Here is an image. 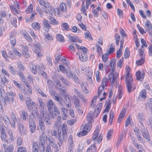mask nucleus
Masks as SVG:
<instances>
[{
    "instance_id": "nucleus-23",
    "label": "nucleus",
    "mask_w": 152,
    "mask_h": 152,
    "mask_svg": "<svg viewBox=\"0 0 152 152\" xmlns=\"http://www.w3.org/2000/svg\"><path fill=\"white\" fill-rule=\"evenodd\" d=\"M31 26L32 28L36 30H39L41 27L40 24L38 22H34L32 23Z\"/></svg>"
},
{
    "instance_id": "nucleus-5",
    "label": "nucleus",
    "mask_w": 152,
    "mask_h": 152,
    "mask_svg": "<svg viewBox=\"0 0 152 152\" xmlns=\"http://www.w3.org/2000/svg\"><path fill=\"white\" fill-rule=\"evenodd\" d=\"M46 138V134L44 132L42 133L41 135L40 136L39 147L42 149L43 152H44L45 147V139Z\"/></svg>"
},
{
    "instance_id": "nucleus-46",
    "label": "nucleus",
    "mask_w": 152,
    "mask_h": 152,
    "mask_svg": "<svg viewBox=\"0 0 152 152\" xmlns=\"http://www.w3.org/2000/svg\"><path fill=\"white\" fill-rule=\"evenodd\" d=\"M68 144L69 145H73V137L71 135H70L69 137L68 140Z\"/></svg>"
},
{
    "instance_id": "nucleus-3",
    "label": "nucleus",
    "mask_w": 152,
    "mask_h": 152,
    "mask_svg": "<svg viewBox=\"0 0 152 152\" xmlns=\"http://www.w3.org/2000/svg\"><path fill=\"white\" fill-rule=\"evenodd\" d=\"M99 126H97L95 129V131L94 132L93 135L92 137V139L93 140H96V138L98 137L96 141L98 143L101 142L102 140L103 137V135L101 134L99 136Z\"/></svg>"
},
{
    "instance_id": "nucleus-52",
    "label": "nucleus",
    "mask_w": 152,
    "mask_h": 152,
    "mask_svg": "<svg viewBox=\"0 0 152 152\" xmlns=\"http://www.w3.org/2000/svg\"><path fill=\"white\" fill-rule=\"evenodd\" d=\"M45 39L47 40H51L53 39L52 37V36L49 34L48 33L46 34H45Z\"/></svg>"
},
{
    "instance_id": "nucleus-9",
    "label": "nucleus",
    "mask_w": 152,
    "mask_h": 152,
    "mask_svg": "<svg viewBox=\"0 0 152 152\" xmlns=\"http://www.w3.org/2000/svg\"><path fill=\"white\" fill-rule=\"evenodd\" d=\"M42 23L44 25L43 28L44 30L47 32L49 31V28H51V26L48 22L47 20L43 19L42 21Z\"/></svg>"
},
{
    "instance_id": "nucleus-57",
    "label": "nucleus",
    "mask_w": 152,
    "mask_h": 152,
    "mask_svg": "<svg viewBox=\"0 0 152 152\" xmlns=\"http://www.w3.org/2000/svg\"><path fill=\"white\" fill-rule=\"evenodd\" d=\"M123 64V58H121L119 60L117 63V66L120 68H121L122 67V65Z\"/></svg>"
},
{
    "instance_id": "nucleus-31",
    "label": "nucleus",
    "mask_w": 152,
    "mask_h": 152,
    "mask_svg": "<svg viewBox=\"0 0 152 152\" xmlns=\"http://www.w3.org/2000/svg\"><path fill=\"white\" fill-rule=\"evenodd\" d=\"M91 127L92 125L91 123H87L83 127V129L88 132L91 130Z\"/></svg>"
},
{
    "instance_id": "nucleus-60",
    "label": "nucleus",
    "mask_w": 152,
    "mask_h": 152,
    "mask_svg": "<svg viewBox=\"0 0 152 152\" xmlns=\"http://www.w3.org/2000/svg\"><path fill=\"white\" fill-rule=\"evenodd\" d=\"M85 38H88L91 40L92 39V38L91 37V34L89 31H87L86 33L85 34Z\"/></svg>"
},
{
    "instance_id": "nucleus-33",
    "label": "nucleus",
    "mask_w": 152,
    "mask_h": 152,
    "mask_svg": "<svg viewBox=\"0 0 152 152\" xmlns=\"http://www.w3.org/2000/svg\"><path fill=\"white\" fill-rule=\"evenodd\" d=\"M115 51V48L113 45L111 44L110 45V48L109 50H107L106 53L108 54L113 53Z\"/></svg>"
},
{
    "instance_id": "nucleus-43",
    "label": "nucleus",
    "mask_w": 152,
    "mask_h": 152,
    "mask_svg": "<svg viewBox=\"0 0 152 152\" xmlns=\"http://www.w3.org/2000/svg\"><path fill=\"white\" fill-rule=\"evenodd\" d=\"M88 133V132L86 130H83L82 131L80 132L79 133L77 134V135L79 137L84 136L86 135Z\"/></svg>"
},
{
    "instance_id": "nucleus-16",
    "label": "nucleus",
    "mask_w": 152,
    "mask_h": 152,
    "mask_svg": "<svg viewBox=\"0 0 152 152\" xmlns=\"http://www.w3.org/2000/svg\"><path fill=\"white\" fill-rule=\"evenodd\" d=\"M144 72L141 73L140 71H137L136 73V76L137 79L142 81L144 77Z\"/></svg>"
},
{
    "instance_id": "nucleus-20",
    "label": "nucleus",
    "mask_w": 152,
    "mask_h": 152,
    "mask_svg": "<svg viewBox=\"0 0 152 152\" xmlns=\"http://www.w3.org/2000/svg\"><path fill=\"white\" fill-rule=\"evenodd\" d=\"M66 4L65 3L62 2L60 4V7L59 8L58 10V14H60V12L59 10L63 12H65L66 11Z\"/></svg>"
},
{
    "instance_id": "nucleus-17",
    "label": "nucleus",
    "mask_w": 152,
    "mask_h": 152,
    "mask_svg": "<svg viewBox=\"0 0 152 152\" xmlns=\"http://www.w3.org/2000/svg\"><path fill=\"white\" fill-rule=\"evenodd\" d=\"M44 120L47 125L50 126L51 125L52 122L49 115H46L44 117Z\"/></svg>"
},
{
    "instance_id": "nucleus-4",
    "label": "nucleus",
    "mask_w": 152,
    "mask_h": 152,
    "mask_svg": "<svg viewBox=\"0 0 152 152\" xmlns=\"http://www.w3.org/2000/svg\"><path fill=\"white\" fill-rule=\"evenodd\" d=\"M114 72H112L110 73L108 76L109 80L111 82L112 85H115V83H117L118 78V74L117 72L114 73Z\"/></svg>"
},
{
    "instance_id": "nucleus-40",
    "label": "nucleus",
    "mask_w": 152,
    "mask_h": 152,
    "mask_svg": "<svg viewBox=\"0 0 152 152\" xmlns=\"http://www.w3.org/2000/svg\"><path fill=\"white\" fill-rule=\"evenodd\" d=\"M115 37L116 41V45L118 46L119 42L120 36L119 34L116 33L115 35Z\"/></svg>"
},
{
    "instance_id": "nucleus-29",
    "label": "nucleus",
    "mask_w": 152,
    "mask_h": 152,
    "mask_svg": "<svg viewBox=\"0 0 152 152\" xmlns=\"http://www.w3.org/2000/svg\"><path fill=\"white\" fill-rule=\"evenodd\" d=\"M38 145L37 143L36 142H34L33 144L32 152H38Z\"/></svg>"
},
{
    "instance_id": "nucleus-61",
    "label": "nucleus",
    "mask_w": 152,
    "mask_h": 152,
    "mask_svg": "<svg viewBox=\"0 0 152 152\" xmlns=\"http://www.w3.org/2000/svg\"><path fill=\"white\" fill-rule=\"evenodd\" d=\"M61 26L63 28V30H67L69 28V26L66 23H63Z\"/></svg>"
},
{
    "instance_id": "nucleus-12",
    "label": "nucleus",
    "mask_w": 152,
    "mask_h": 152,
    "mask_svg": "<svg viewBox=\"0 0 152 152\" xmlns=\"http://www.w3.org/2000/svg\"><path fill=\"white\" fill-rule=\"evenodd\" d=\"M141 132H142L143 136L148 141H150V138L147 129L145 128L143 130L141 131Z\"/></svg>"
},
{
    "instance_id": "nucleus-19",
    "label": "nucleus",
    "mask_w": 152,
    "mask_h": 152,
    "mask_svg": "<svg viewBox=\"0 0 152 152\" xmlns=\"http://www.w3.org/2000/svg\"><path fill=\"white\" fill-rule=\"evenodd\" d=\"M79 58L82 62H85L88 59V56L86 53H81L79 54Z\"/></svg>"
},
{
    "instance_id": "nucleus-21",
    "label": "nucleus",
    "mask_w": 152,
    "mask_h": 152,
    "mask_svg": "<svg viewBox=\"0 0 152 152\" xmlns=\"http://www.w3.org/2000/svg\"><path fill=\"white\" fill-rule=\"evenodd\" d=\"M73 101L75 108H79L81 106L80 104V101L75 96H74Z\"/></svg>"
},
{
    "instance_id": "nucleus-10",
    "label": "nucleus",
    "mask_w": 152,
    "mask_h": 152,
    "mask_svg": "<svg viewBox=\"0 0 152 152\" xmlns=\"http://www.w3.org/2000/svg\"><path fill=\"white\" fill-rule=\"evenodd\" d=\"M53 108L54 113H53L52 110L51 111L49 112L50 113V115H51V117L53 118H55L56 116L60 114V112L58 108L56 106H53Z\"/></svg>"
},
{
    "instance_id": "nucleus-28",
    "label": "nucleus",
    "mask_w": 152,
    "mask_h": 152,
    "mask_svg": "<svg viewBox=\"0 0 152 152\" xmlns=\"http://www.w3.org/2000/svg\"><path fill=\"white\" fill-rule=\"evenodd\" d=\"M87 84L86 83H82L81 84V87L83 91L86 94H88L89 92V91L87 89Z\"/></svg>"
},
{
    "instance_id": "nucleus-48",
    "label": "nucleus",
    "mask_w": 152,
    "mask_h": 152,
    "mask_svg": "<svg viewBox=\"0 0 152 152\" xmlns=\"http://www.w3.org/2000/svg\"><path fill=\"white\" fill-rule=\"evenodd\" d=\"M22 117L24 121H26L27 116V113L25 112V110H23L22 111Z\"/></svg>"
},
{
    "instance_id": "nucleus-58",
    "label": "nucleus",
    "mask_w": 152,
    "mask_h": 152,
    "mask_svg": "<svg viewBox=\"0 0 152 152\" xmlns=\"http://www.w3.org/2000/svg\"><path fill=\"white\" fill-rule=\"evenodd\" d=\"M51 134L52 136H54L58 139V132L55 130H53L51 132Z\"/></svg>"
},
{
    "instance_id": "nucleus-1",
    "label": "nucleus",
    "mask_w": 152,
    "mask_h": 152,
    "mask_svg": "<svg viewBox=\"0 0 152 152\" xmlns=\"http://www.w3.org/2000/svg\"><path fill=\"white\" fill-rule=\"evenodd\" d=\"M126 76L125 78L126 83L127 90L129 93H130L133 91L135 88H132V83H133V79L132 78V76L130 74V69L129 67H126Z\"/></svg>"
},
{
    "instance_id": "nucleus-18",
    "label": "nucleus",
    "mask_w": 152,
    "mask_h": 152,
    "mask_svg": "<svg viewBox=\"0 0 152 152\" xmlns=\"http://www.w3.org/2000/svg\"><path fill=\"white\" fill-rule=\"evenodd\" d=\"M109 65H110L111 68V71L114 72L115 71L116 66V61L115 59H112L110 61Z\"/></svg>"
},
{
    "instance_id": "nucleus-50",
    "label": "nucleus",
    "mask_w": 152,
    "mask_h": 152,
    "mask_svg": "<svg viewBox=\"0 0 152 152\" xmlns=\"http://www.w3.org/2000/svg\"><path fill=\"white\" fill-rule=\"evenodd\" d=\"M38 69V73L39 74H40L42 75L44 77H47V75L46 73L43 71H41L40 69V66H38L37 67Z\"/></svg>"
},
{
    "instance_id": "nucleus-27",
    "label": "nucleus",
    "mask_w": 152,
    "mask_h": 152,
    "mask_svg": "<svg viewBox=\"0 0 152 152\" xmlns=\"http://www.w3.org/2000/svg\"><path fill=\"white\" fill-rule=\"evenodd\" d=\"M58 77L64 83V85L67 86H69V83L68 81L65 78H64L62 75H59L58 76Z\"/></svg>"
},
{
    "instance_id": "nucleus-56",
    "label": "nucleus",
    "mask_w": 152,
    "mask_h": 152,
    "mask_svg": "<svg viewBox=\"0 0 152 152\" xmlns=\"http://www.w3.org/2000/svg\"><path fill=\"white\" fill-rule=\"evenodd\" d=\"M109 55L107 53H106L103 54L102 57V61H107Z\"/></svg>"
},
{
    "instance_id": "nucleus-41",
    "label": "nucleus",
    "mask_w": 152,
    "mask_h": 152,
    "mask_svg": "<svg viewBox=\"0 0 152 152\" xmlns=\"http://www.w3.org/2000/svg\"><path fill=\"white\" fill-rule=\"evenodd\" d=\"M138 52L141 58H145V54L143 48H141L138 50Z\"/></svg>"
},
{
    "instance_id": "nucleus-13",
    "label": "nucleus",
    "mask_w": 152,
    "mask_h": 152,
    "mask_svg": "<svg viewBox=\"0 0 152 152\" xmlns=\"http://www.w3.org/2000/svg\"><path fill=\"white\" fill-rule=\"evenodd\" d=\"M145 25L147 28V30L148 31L150 34L152 33V25L150 22L148 20H147Z\"/></svg>"
},
{
    "instance_id": "nucleus-64",
    "label": "nucleus",
    "mask_w": 152,
    "mask_h": 152,
    "mask_svg": "<svg viewBox=\"0 0 152 152\" xmlns=\"http://www.w3.org/2000/svg\"><path fill=\"white\" fill-rule=\"evenodd\" d=\"M69 39L72 42H76L77 41V37L76 36H69Z\"/></svg>"
},
{
    "instance_id": "nucleus-39",
    "label": "nucleus",
    "mask_w": 152,
    "mask_h": 152,
    "mask_svg": "<svg viewBox=\"0 0 152 152\" xmlns=\"http://www.w3.org/2000/svg\"><path fill=\"white\" fill-rule=\"evenodd\" d=\"M54 99L56 101H57L58 103L62 105V99L61 98H59L58 94L56 95L54 97Z\"/></svg>"
},
{
    "instance_id": "nucleus-2",
    "label": "nucleus",
    "mask_w": 152,
    "mask_h": 152,
    "mask_svg": "<svg viewBox=\"0 0 152 152\" xmlns=\"http://www.w3.org/2000/svg\"><path fill=\"white\" fill-rule=\"evenodd\" d=\"M62 132L58 131V140L59 143H58L59 146H61L63 143V142L66 140L67 137L68 128L67 125L65 124H63L62 128Z\"/></svg>"
},
{
    "instance_id": "nucleus-54",
    "label": "nucleus",
    "mask_w": 152,
    "mask_h": 152,
    "mask_svg": "<svg viewBox=\"0 0 152 152\" xmlns=\"http://www.w3.org/2000/svg\"><path fill=\"white\" fill-rule=\"evenodd\" d=\"M25 99H26V105L29 106L30 104H31V100L28 95H27V96H26Z\"/></svg>"
},
{
    "instance_id": "nucleus-51",
    "label": "nucleus",
    "mask_w": 152,
    "mask_h": 152,
    "mask_svg": "<svg viewBox=\"0 0 152 152\" xmlns=\"http://www.w3.org/2000/svg\"><path fill=\"white\" fill-rule=\"evenodd\" d=\"M34 52L38 57H41L42 56V55L40 53V48L39 49H35Z\"/></svg>"
},
{
    "instance_id": "nucleus-32",
    "label": "nucleus",
    "mask_w": 152,
    "mask_h": 152,
    "mask_svg": "<svg viewBox=\"0 0 152 152\" xmlns=\"http://www.w3.org/2000/svg\"><path fill=\"white\" fill-rule=\"evenodd\" d=\"M10 22L12 25L15 27H16L17 25V19L15 17H13L10 20Z\"/></svg>"
},
{
    "instance_id": "nucleus-63",
    "label": "nucleus",
    "mask_w": 152,
    "mask_h": 152,
    "mask_svg": "<svg viewBox=\"0 0 152 152\" xmlns=\"http://www.w3.org/2000/svg\"><path fill=\"white\" fill-rule=\"evenodd\" d=\"M144 62V58H141L140 59L136 61V63L138 65H140L142 64Z\"/></svg>"
},
{
    "instance_id": "nucleus-59",
    "label": "nucleus",
    "mask_w": 152,
    "mask_h": 152,
    "mask_svg": "<svg viewBox=\"0 0 152 152\" xmlns=\"http://www.w3.org/2000/svg\"><path fill=\"white\" fill-rule=\"evenodd\" d=\"M96 149V146L94 144L89 147L88 149V151L91 150L90 152H93L94 151H95Z\"/></svg>"
},
{
    "instance_id": "nucleus-36",
    "label": "nucleus",
    "mask_w": 152,
    "mask_h": 152,
    "mask_svg": "<svg viewBox=\"0 0 152 152\" xmlns=\"http://www.w3.org/2000/svg\"><path fill=\"white\" fill-rule=\"evenodd\" d=\"M1 133V139L3 141H4L6 142H7V143H8V140L7 139V134L5 133V132H2Z\"/></svg>"
},
{
    "instance_id": "nucleus-26",
    "label": "nucleus",
    "mask_w": 152,
    "mask_h": 152,
    "mask_svg": "<svg viewBox=\"0 0 152 152\" xmlns=\"http://www.w3.org/2000/svg\"><path fill=\"white\" fill-rule=\"evenodd\" d=\"M6 105V100L3 96L0 97V110L2 109V106Z\"/></svg>"
},
{
    "instance_id": "nucleus-55",
    "label": "nucleus",
    "mask_w": 152,
    "mask_h": 152,
    "mask_svg": "<svg viewBox=\"0 0 152 152\" xmlns=\"http://www.w3.org/2000/svg\"><path fill=\"white\" fill-rule=\"evenodd\" d=\"M49 20L51 23L53 25H56L58 24V23L56 19L52 18H49Z\"/></svg>"
},
{
    "instance_id": "nucleus-45",
    "label": "nucleus",
    "mask_w": 152,
    "mask_h": 152,
    "mask_svg": "<svg viewBox=\"0 0 152 152\" xmlns=\"http://www.w3.org/2000/svg\"><path fill=\"white\" fill-rule=\"evenodd\" d=\"M107 78L106 77H104L102 80V85L101 86L104 87L107 86Z\"/></svg>"
},
{
    "instance_id": "nucleus-34",
    "label": "nucleus",
    "mask_w": 152,
    "mask_h": 152,
    "mask_svg": "<svg viewBox=\"0 0 152 152\" xmlns=\"http://www.w3.org/2000/svg\"><path fill=\"white\" fill-rule=\"evenodd\" d=\"M146 92L145 90H142L140 92L139 98H141L142 99H145L146 97Z\"/></svg>"
},
{
    "instance_id": "nucleus-7",
    "label": "nucleus",
    "mask_w": 152,
    "mask_h": 152,
    "mask_svg": "<svg viewBox=\"0 0 152 152\" xmlns=\"http://www.w3.org/2000/svg\"><path fill=\"white\" fill-rule=\"evenodd\" d=\"M18 129L20 134L21 135L24 134L26 135L27 133L26 129L24 125L21 123H18Z\"/></svg>"
},
{
    "instance_id": "nucleus-37",
    "label": "nucleus",
    "mask_w": 152,
    "mask_h": 152,
    "mask_svg": "<svg viewBox=\"0 0 152 152\" xmlns=\"http://www.w3.org/2000/svg\"><path fill=\"white\" fill-rule=\"evenodd\" d=\"M113 134V129H110L108 131L107 134V140H109L111 139V137H112Z\"/></svg>"
},
{
    "instance_id": "nucleus-62",
    "label": "nucleus",
    "mask_w": 152,
    "mask_h": 152,
    "mask_svg": "<svg viewBox=\"0 0 152 152\" xmlns=\"http://www.w3.org/2000/svg\"><path fill=\"white\" fill-rule=\"evenodd\" d=\"M18 152H26V148L23 147H19L18 149Z\"/></svg>"
},
{
    "instance_id": "nucleus-30",
    "label": "nucleus",
    "mask_w": 152,
    "mask_h": 152,
    "mask_svg": "<svg viewBox=\"0 0 152 152\" xmlns=\"http://www.w3.org/2000/svg\"><path fill=\"white\" fill-rule=\"evenodd\" d=\"M138 119L141 124L143 123L144 120V116L143 113H139L137 115Z\"/></svg>"
},
{
    "instance_id": "nucleus-11",
    "label": "nucleus",
    "mask_w": 152,
    "mask_h": 152,
    "mask_svg": "<svg viewBox=\"0 0 152 152\" xmlns=\"http://www.w3.org/2000/svg\"><path fill=\"white\" fill-rule=\"evenodd\" d=\"M11 118V121H10V123L14 128H15L16 126L15 125V121L16 120V116L13 112L11 113L10 115Z\"/></svg>"
},
{
    "instance_id": "nucleus-44",
    "label": "nucleus",
    "mask_w": 152,
    "mask_h": 152,
    "mask_svg": "<svg viewBox=\"0 0 152 152\" xmlns=\"http://www.w3.org/2000/svg\"><path fill=\"white\" fill-rule=\"evenodd\" d=\"M129 50L128 48H126L125 49L124 54V57L125 58H128L129 56Z\"/></svg>"
},
{
    "instance_id": "nucleus-38",
    "label": "nucleus",
    "mask_w": 152,
    "mask_h": 152,
    "mask_svg": "<svg viewBox=\"0 0 152 152\" xmlns=\"http://www.w3.org/2000/svg\"><path fill=\"white\" fill-rule=\"evenodd\" d=\"M39 105L42 108V109L41 110H40V112L42 113L43 115H44V111L43 110V105L44 103L43 102L42 100L40 99H39Z\"/></svg>"
},
{
    "instance_id": "nucleus-53",
    "label": "nucleus",
    "mask_w": 152,
    "mask_h": 152,
    "mask_svg": "<svg viewBox=\"0 0 152 152\" xmlns=\"http://www.w3.org/2000/svg\"><path fill=\"white\" fill-rule=\"evenodd\" d=\"M18 75L21 78L22 81H26V79L22 72L21 71H19L18 73Z\"/></svg>"
},
{
    "instance_id": "nucleus-24",
    "label": "nucleus",
    "mask_w": 152,
    "mask_h": 152,
    "mask_svg": "<svg viewBox=\"0 0 152 152\" xmlns=\"http://www.w3.org/2000/svg\"><path fill=\"white\" fill-rule=\"evenodd\" d=\"M39 125L40 129L42 131H44L45 129V125L44 122L42 120L39 119Z\"/></svg>"
},
{
    "instance_id": "nucleus-47",
    "label": "nucleus",
    "mask_w": 152,
    "mask_h": 152,
    "mask_svg": "<svg viewBox=\"0 0 152 152\" xmlns=\"http://www.w3.org/2000/svg\"><path fill=\"white\" fill-rule=\"evenodd\" d=\"M33 9V6L32 4H30L26 10V12L27 13H29L31 12Z\"/></svg>"
},
{
    "instance_id": "nucleus-49",
    "label": "nucleus",
    "mask_w": 152,
    "mask_h": 152,
    "mask_svg": "<svg viewBox=\"0 0 152 152\" xmlns=\"http://www.w3.org/2000/svg\"><path fill=\"white\" fill-rule=\"evenodd\" d=\"M57 40L59 42H62L64 40V38L62 35L61 34H58L57 35Z\"/></svg>"
},
{
    "instance_id": "nucleus-8",
    "label": "nucleus",
    "mask_w": 152,
    "mask_h": 152,
    "mask_svg": "<svg viewBox=\"0 0 152 152\" xmlns=\"http://www.w3.org/2000/svg\"><path fill=\"white\" fill-rule=\"evenodd\" d=\"M46 139L49 143V145H51L52 147L56 149L58 148V145L55 140L52 137L50 136H47Z\"/></svg>"
},
{
    "instance_id": "nucleus-42",
    "label": "nucleus",
    "mask_w": 152,
    "mask_h": 152,
    "mask_svg": "<svg viewBox=\"0 0 152 152\" xmlns=\"http://www.w3.org/2000/svg\"><path fill=\"white\" fill-rule=\"evenodd\" d=\"M96 50L98 53V54L99 55H102V49L100 46L99 44H97L96 45Z\"/></svg>"
},
{
    "instance_id": "nucleus-6",
    "label": "nucleus",
    "mask_w": 152,
    "mask_h": 152,
    "mask_svg": "<svg viewBox=\"0 0 152 152\" xmlns=\"http://www.w3.org/2000/svg\"><path fill=\"white\" fill-rule=\"evenodd\" d=\"M2 146L5 152H13L14 147L12 144H11L8 146L7 143L6 142L3 143Z\"/></svg>"
},
{
    "instance_id": "nucleus-35",
    "label": "nucleus",
    "mask_w": 152,
    "mask_h": 152,
    "mask_svg": "<svg viewBox=\"0 0 152 152\" xmlns=\"http://www.w3.org/2000/svg\"><path fill=\"white\" fill-rule=\"evenodd\" d=\"M114 117V112L112 110H111L110 112V119L109 120V124L111 125Z\"/></svg>"
},
{
    "instance_id": "nucleus-25",
    "label": "nucleus",
    "mask_w": 152,
    "mask_h": 152,
    "mask_svg": "<svg viewBox=\"0 0 152 152\" xmlns=\"http://www.w3.org/2000/svg\"><path fill=\"white\" fill-rule=\"evenodd\" d=\"M30 68L31 71L34 74H37V68L35 64L33 63H31L30 64Z\"/></svg>"
},
{
    "instance_id": "nucleus-22",
    "label": "nucleus",
    "mask_w": 152,
    "mask_h": 152,
    "mask_svg": "<svg viewBox=\"0 0 152 152\" xmlns=\"http://www.w3.org/2000/svg\"><path fill=\"white\" fill-rule=\"evenodd\" d=\"M55 104L51 100H49L47 102V107L49 112L51 111L52 108Z\"/></svg>"
},
{
    "instance_id": "nucleus-15",
    "label": "nucleus",
    "mask_w": 152,
    "mask_h": 152,
    "mask_svg": "<svg viewBox=\"0 0 152 152\" xmlns=\"http://www.w3.org/2000/svg\"><path fill=\"white\" fill-rule=\"evenodd\" d=\"M34 117L33 113H31V114L29 115V126H35L34 121Z\"/></svg>"
},
{
    "instance_id": "nucleus-14",
    "label": "nucleus",
    "mask_w": 152,
    "mask_h": 152,
    "mask_svg": "<svg viewBox=\"0 0 152 152\" xmlns=\"http://www.w3.org/2000/svg\"><path fill=\"white\" fill-rule=\"evenodd\" d=\"M102 107V103H99V104H97L94 110V115H95L96 113V116H97L99 113Z\"/></svg>"
}]
</instances>
